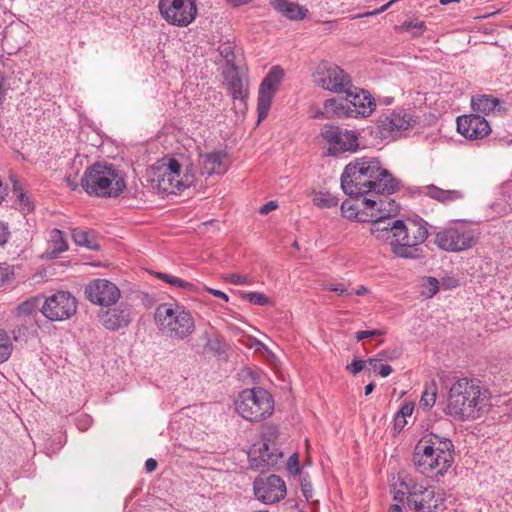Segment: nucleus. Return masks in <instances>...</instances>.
<instances>
[{
	"instance_id": "58",
	"label": "nucleus",
	"mask_w": 512,
	"mask_h": 512,
	"mask_svg": "<svg viewBox=\"0 0 512 512\" xmlns=\"http://www.w3.org/2000/svg\"><path fill=\"white\" fill-rule=\"evenodd\" d=\"M8 236H9L8 226L5 223L0 221V246H3L7 242Z\"/></svg>"
},
{
	"instance_id": "57",
	"label": "nucleus",
	"mask_w": 512,
	"mask_h": 512,
	"mask_svg": "<svg viewBox=\"0 0 512 512\" xmlns=\"http://www.w3.org/2000/svg\"><path fill=\"white\" fill-rule=\"evenodd\" d=\"M301 490L307 500L312 497V495H313L312 484L309 481H307L306 479H303V481L301 482Z\"/></svg>"
},
{
	"instance_id": "50",
	"label": "nucleus",
	"mask_w": 512,
	"mask_h": 512,
	"mask_svg": "<svg viewBox=\"0 0 512 512\" xmlns=\"http://www.w3.org/2000/svg\"><path fill=\"white\" fill-rule=\"evenodd\" d=\"M384 334L383 330L374 329V330H366V331H358L355 334V338L357 341H361L368 337H378Z\"/></svg>"
},
{
	"instance_id": "1",
	"label": "nucleus",
	"mask_w": 512,
	"mask_h": 512,
	"mask_svg": "<svg viewBox=\"0 0 512 512\" xmlns=\"http://www.w3.org/2000/svg\"><path fill=\"white\" fill-rule=\"evenodd\" d=\"M345 194L358 197L372 194H392L399 189V181L375 158H357L346 165L341 175Z\"/></svg>"
},
{
	"instance_id": "60",
	"label": "nucleus",
	"mask_w": 512,
	"mask_h": 512,
	"mask_svg": "<svg viewBox=\"0 0 512 512\" xmlns=\"http://www.w3.org/2000/svg\"><path fill=\"white\" fill-rule=\"evenodd\" d=\"M277 207H278V204H277L276 201H269L268 203H266V204H264L263 206L260 207L259 212L262 215H266L269 212L275 210Z\"/></svg>"
},
{
	"instance_id": "5",
	"label": "nucleus",
	"mask_w": 512,
	"mask_h": 512,
	"mask_svg": "<svg viewBox=\"0 0 512 512\" xmlns=\"http://www.w3.org/2000/svg\"><path fill=\"white\" fill-rule=\"evenodd\" d=\"M154 322L163 335L175 340L188 338L196 327L192 313L177 302L159 304L154 312Z\"/></svg>"
},
{
	"instance_id": "63",
	"label": "nucleus",
	"mask_w": 512,
	"mask_h": 512,
	"mask_svg": "<svg viewBox=\"0 0 512 512\" xmlns=\"http://www.w3.org/2000/svg\"><path fill=\"white\" fill-rule=\"evenodd\" d=\"M156 468H157V461L156 460H154L153 458H149L148 460H146V462H145V469L148 472H153Z\"/></svg>"
},
{
	"instance_id": "31",
	"label": "nucleus",
	"mask_w": 512,
	"mask_h": 512,
	"mask_svg": "<svg viewBox=\"0 0 512 512\" xmlns=\"http://www.w3.org/2000/svg\"><path fill=\"white\" fill-rule=\"evenodd\" d=\"M409 232L412 234L413 242L416 243L418 247L427 239L428 237V229L427 223L423 220L421 221H413L409 225H407Z\"/></svg>"
},
{
	"instance_id": "36",
	"label": "nucleus",
	"mask_w": 512,
	"mask_h": 512,
	"mask_svg": "<svg viewBox=\"0 0 512 512\" xmlns=\"http://www.w3.org/2000/svg\"><path fill=\"white\" fill-rule=\"evenodd\" d=\"M13 194L15 195L16 202L23 213L27 214L33 211V201L23 192L22 188L17 183H14L13 185Z\"/></svg>"
},
{
	"instance_id": "17",
	"label": "nucleus",
	"mask_w": 512,
	"mask_h": 512,
	"mask_svg": "<svg viewBox=\"0 0 512 512\" xmlns=\"http://www.w3.org/2000/svg\"><path fill=\"white\" fill-rule=\"evenodd\" d=\"M254 494L261 502L273 504L285 497L286 486L284 481L277 475L257 478L254 481Z\"/></svg>"
},
{
	"instance_id": "37",
	"label": "nucleus",
	"mask_w": 512,
	"mask_h": 512,
	"mask_svg": "<svg viewBox=\"0 0 512 512\" xmlns=\"http://www.w3.org/2000/svg\"><path fill=\"white\" fill-rule=\"evenodd\" d=\"M13 351V343L8 333L0 329V364L6 362Z\"/></svg>"
},
{
	"instance_id": "35",
	"label": "nucleus",
	"mask_w": 512,
	"mask_h": 512,
	"mask_svg": "<svg viewBox=\"0 0 512 512\" xmlns=\"http://www.w3.org/2000/svg\"><path fill=\"white\" fill-rule=\"evenodd\" d=\"M200 338L204 341L203 352H211L214 355H220L223 352L222 341L218 336L212 337L208 331H205Z\"/></svg>"
},
{
	"instance_id": "62",
	"label": "nucleus",
	"mask_w": 512,
	"mask_h": 512,
	"mask_svg": "<svg viewBox=\"0 0 512 512\" xmlns=\"http://www.w3.org/2000/svg\"><path fill=\"white\" fill-rule=\"evenodd\" d=\"M378 372L382 377H388L392 372V367L388 364H380Z\"/></svg>"
},
{
	"instance_id": "12",
	"label": "nucleus",
	"mask_w": 512,
	"mask_h": 512,
	"mask_svg": "<svg viewBox=\"0 0 512 512\" xmlns=\"http://www.w3.org/2000/svg\"><path fill=\"white\" fill-rule=\"evenodd\" d=\"M158 9L168 24L181 28L189 26L198 13L195 0H159Z\"/></svg>"
},
{
	"instance_id": "10",
	"label": "nucleus",
	"mask_w": 512,
	"mask_h": 512,
	"mask_svg": "<svg viewBox=\"0 0 512 512\" xmlns=\"http://www.w3.org/2000/svg\"><path fill=\"white\" fill-rule=\"evenodd\" d=\"M478 240L477 231L467 222L457 220L439 231L435 237L436 245L448 252H462L474 247Z\"/></svg>"
},
{
	"instance_id": "38",
	"label": "nucleus",
	"mask_w": 512,
	"mask_h": 512,
	"mask_svg": "<svg viewBox=\"0 0 512 512\" xmlns=\"http://www.w3.org/2000/svg\"><path fill=\"white\" fill-rule=\"evenodd\" d=\"M313 203L319 208H332L338 205V198L329 192L320 191L314 195Z\"/></svg>"
},
{
	"instance_id": "25",
	"label": "nucleus",
	"mask_w": 512,
	"mask_h": 512,
	"mask_svg": "<svg viewBox=\"0 0 512 512\" xmlns=\"http://www.w3.org/2000/svg\"><path fill=\"white\" fill-rule=\"evenodd\" d=\"M471 106L475 112L490 115L501 111L502 101L492 95L478 94L472 97Z\"/></svg>"
},
{
	"instance_id": "27",
	"label": "nucleus",
	"mask_w": 512,
	"mask_h": 512,
	"mask_svg": "<svg viewBox=\"0 0 512 512\" xmlns=\"http://www.w3.org/2000/svg\"><path fill=\"white\" fill-rule=\"evenodd\" d=\"M358 147V139L354 132L341 130L333 147H329L330 154H338L345 151H355Z\"/></svg>"
},
{
	"instance_id": "45",
	"label": "nucleus",
	"mask_w": 512,
	"mask_h": 512,
	"mask_svg": "<svg viewBox=\"0 0 512 512\" xmlns=\"http://www.w3.org/2000/svg\"><path fill=\"white\" fill-rule=\"evenodd\" d=\"M439 290V282L436 278L428 277L423 284L422 294L428 298L433 297Z\"/></svg>"
},
{
	"instance_id": "46",
	"label": "nucleus",
	"mask_w": 512,
	"mask_h": 512,
	"mask_svg": "<svg viewBox=\"0 0 512 512\" xmlns=\"http://www.w3.org/2000/svg\"><path fill=\"white\" fill-rule=\"evenodd\" d=\"M14 279L13 268L7 264H0V282L1 285L10 284Z\"/></svg>"
},
{
	"instance_id": "21",
	"label": "nucleus",
	"mask_w": 512,
	"mask_h": 512,
	"mask_svg": "<svg viewBox=\"0 0 512 512\" xmlns=\"http://www.w3.org/2000/svg\"><path fill=\"white\" fill-rule=\"evenodd\" d=\"M101 324L110 331H117L127 327L132 321L131 307L121 303L115 307L108 308L99 314Z\"/></svg>"
},
{
	"instance_id": "8",
	"label": "nucleus",
	"mask_w": 512,
	"mask_h": 512,
	"mask_svg": "<svg viewBox=\"0 0 512 512\" xmlns=\"http://www.w3.org/2000/svg\"><path fill=\"white\" fill-rule=\"evenodd\" d=\"M235 407L237 413L250 422H260L269 418L274 412L272 394L262 388L254 387L240 392Z\"/></svg>"
},
{
	"instance_id": "53",
	"label": "nucleus",
	"mask_w": 512,
	"mask_h": 512,
	"mask_svg": "<svg viewBox=\"0 0 512 512\" xmlns=\"http://www.w3.org/2000/svg\"><path fill=\"white\" fill-rule=\"evenodd\" d=\"M365 363L364 360L354 359L346 368L350 373L356 375L364 369Z\"/></svg>"
},
{
	"instance_id": "41",
	"label": "nucleus",
	"mask_w": 512,
	"mask_h": 512,
	"mask_svg": "<svg viewBox=\"0 0 512 512\" xmlns=\"http://www.w3.org/2000/svg\"><path fill=\"white\" fill-rule=\"evenodd\" d=\"M425 25L423 22H419V21H407V22H404L401 26H400V30L401 31H404V32H411L413 37H418V36H421L423 34V32L425 31Z\"/></svg>"
},
{
	"instance_id": "29",
	"label": "nucleus",
	"mask_w": 512,
	"mask_h": 512,
	"mask_svg": "<svg viewBox=\"0 0 512 512\" xmlns=\"http://www.w3.org/2000/svg\"><path fill=\"white\" fill-rule=\"evenodd\" d=\"M68 250V244L64 238L63 232L59 229H53L50 232L48 255L51 258L57 257L60 253Z\"/></svg>"
},
{
	"instance_id": "4",
	"label": "nucleus",
	"mask_w": 512,
	"mask_h": 512,
	"mask_svg": "<svg viewBox=\"0 0 512 512\" xmlns=\"http://www.w3.org/2000/svg\"><path fill=\"white\" fill-rule=\"evenodd\" d=\"M390 208L387 213L376 215L375 224L371 227V232L378 239H390L391 251L394 255L404 259H419L422 257V249L412 240V234L407 225L402 220L387 222L386 220L399 211L397 203H389Z\"/></svg>"
},
{
	"instance_id": "6",
	"label": "nucleus",
	"mask_w": 512,
	"mask_h": 512,
	"mask_svg": "<svg viewBox=\"0 0 512 512\" xmlns=\"http://www.w3.org/2000/svg\"><path fill=\"white\" fill-rule=\"evenodd\" d=\"M401 489L394 494V500L406 504L413 512H443L444 497L435 493L410 476H405L400 481Z\"/></svg>"
},
{
	"instance_id": "34",
	"label": "nucleus",
	"mask_w": 512,
	"mask_h": 512,
	"mask_svg": "<svg viewBox=\"0 0 512 512\" xmlns=\"http://www.w3.org/2000/svg\"><path fill=\"white\" fill-rule=\"evenodd\" d=\"M72 238L76 245L86 247L90 250L97 249V243L91 233L82 229H74Z\"/></svg>"
},
{
	"instance_id": "22",
	"label": "nucleus",
	"mask_w": 512,
	"mask_h": 512,
	"mask_svg": "<svg viewBox=\"0 0 512 512\" xmlns=\"http://www.w3.org/2000/svg\"><path fill=\"white\" fill-rule=\"evenodd\" d=\"M199 166L202 175H222L229 167L227 154L223 151H214L200 155Z\"/></svg>"
},
{
	"instance_id": "13",
	"label": "nucleus",
	"mask_w": 512,
	"mask_h": 512,
	"mask_svg": "<svg viewBox=\"0 0 512 512\" xmlns=\"http://www.w3.org/2000/svg\"><path fill=\"white\" fill-rule=\"evenodd\" d=\"M77 310V300L69 292L58 291L48 296L41 305V313L50 321H64Z\"/></svg>"
},
{
	"instance_id": "16",
	"label": "nucleus",
	"mask_w": 512,
	"mask_h": 512,
	"mask_svg": "<svg viewBox=\"0 0 512 512\" xmlns=\"http://www.w3.org/2000/svg\"><path fill=\"white\" fill-rule=\"evenodd\" d=\"M84 293L87 300L101 307L113 306L121 298V291L118 286L103 278L91 280L85 286Z\"/></svg>"
},
{
	"instance_id": "11",
	"label": "nucleus",
	"mask_w": 512,
	"mask_h": 512,
	"mask_svg": "<svg viewBox=\"0 0 512 512\" xmlns=\"http://www.w3.org/2000/svg\"><path fill=\"white\" fill-rule=\"evenodd\" d=\"M313 82L320 88L341 94L352 87V80L338 65L321 61L312 74Z\"/></svg>"
},
{
	"instance_id": "28",
	"label": "nucleus",
	"mask_w": 512,
	"mask_h": 512,
	"mask_svg": "<svg viewBox=\"0 0 512 512\" xmlns=\"http://www.w3.org/2000/svg\"><path fill=\"white\" fill-rule=\"evenodd\" d=\"M324 113L327 116H336L339 118H351L350 110L345 99L331 98L324 102Z\"/></svg>"
},
{
	"instance_id": "56",
	"label": "nucleus",
	"mask_w": 512,
	"mask_h": 512,
	"mask_svg": "<svg viewBox=\"0 0 512 512\" xmlns=\"http://www.w3.org/2000/svg\"><path fill=\"white\" fill-rule=\"evenodd\" d=\"M397 0H391L389 1L388 3L384 4L383 6H381L380 8L378 9H375L373 11H370V12H366L364 14H361V15H358L357 17H364V16H374V15H378L384 11H386L393 3H395Z\"/></svg>"
},
{
	"instance_id": "18",
	"label": "nucleus",
	"mask_w": 512,
	"mask_h": 512,
	"mask_svg": "<svg viewBox=\"0 0 512 512\" xmlns=\"http://www.w3.org/2000/svg\"><path fill=\"white\" fill-rule=\"evenodd\" d=\"M456 123L457 131L469 140H481L491 132L488 121L478 114L458 116Z\"/></svg>"
},
{
	"instance_id": "55",
	"label": "nucleus",
	"mask_w": 512,
	"mask_h": 512,
	"mask_svg": "<svg viewBox=\"0 0 512 512\" xmlns=\"http://www.w3.org/2000/svg\"><path fill=\"white\" fill-rule=\"evenodd\" d=\"M414 410V403L413 402H405L402 404L399 411L396 413L400 417H410Z\"/></svg>"
},
{
	"instance_id": "15",
	"label": "nucleus",
	"mask_w": 512,
	"mask_h": 512,
	"mask_svg": "<svg viewBox=\"0 0 512 512\" xmlns=\"http://www.w3.org/2000/svg\"><path fill=\"white\" fill-rule=\"evenodd\" d=\"M416 120L405 109H395L378 121V133L384 140L396 139L412 128Z\"/></svg>"
},
{
	"instance_id": "23",
	"label": "nucleus",
	"mask_w": 512,
	"mask_h": 512,
	"mask_svg": "<svg viewBox=\"0 0 512 512\" xmlns=\"http://www.w3.org/2000/svg\"><path fill=\"white\" fill-rule=\"evenodd\" d=\"M225 85L234 100H245L248 95L247 83L239 74L236 66L226 67L223 72Z\"/></svg>"
},
{
	"instance_id": "61",
	"label": "nucleus",
	"mask_w": 512,
	"mask_h": 512,
	"mask_svg": "<svg viewBox=\"0 0 512 512\" xmlns=\"http://www.w3.org/2000/svg\"><path fill=\"white\" fill-rule=\"evenodd\" d=\"M206 291L208 293H210L211 295L224 300L225 302L229 301L228 295L226 293H224L223 291L213 289V288H208V287H206Z\"/></svg>"
},
{
	"instance_id": "26",
	"label": "nucleus",
	"mask_w": 512,
	"mask_h": 512,
	"mask_svg": "<svg viewBox=\"0 0 512 512\" xmlns=\"http://www.w3.org/2000/svg\"><path fill=\"white\" fill-rule=\"evenodd\" d=\"M270 5L290 20H301L307 13L303 7L287 0H270Z\"/></svg>"
},
{
	"instance_id": "43",
	"label": "nucleus",
	"mask_w": 512,
	"mask_h": 512,
	"mask_svg": "<svg viewBox=\"0 0 512 512\" xmlns=\"http://www.w3.org/2000/svg\"><path fill=\"white\" fill-rule=\"evenodd\" d=\"M242 298L249 301L251 304L265 306L270 303V299L263 293L249 292L243 293Z\"/></svg>"
},
{
	"instance_id": "3",
	"label": "nucleus",
	"mask_w": 512,
	"mask_h": 512,
	"mask_svg": "<svg viewBox=\"0 0 512 512\" xmlns=\"http://www.w3.org/2000/svg\"><path fill=\"white\" fill-rule=\"evenodd\" d=\"M454 462V445L447 438L435 433L423 436L415 445L412 463L420 474L439 480Z\"/></svg>"
},
{
	"instance_id": "20",
	"label": "nucleus",
	"mask_w": 512,
	"mask_h": 512,
	"mask_svg": "<svg viewBox=\"0 0 512 512\" xmlns=\"http://www.w3.org/2000/svg\"><path fill=\"white\" fill-rule=\"evenodd\" d=\"M282 457L283 452L277 446H271L269 443H260L258 447L254 445L249 453L251 468L261 471L264 468L275 467Z\"/></svg>"
},
{
	"instance_id": "54",
	"label": "nucleus",
	"mask_w": 512,
	"mask_h": 512,
	"mask_svg": "<svg viewBox=\"0 0 512 512\" xmlns=\"http://www.w3.org/2000/svg\"><path fill=\"white\" fill-rule=\"evenodd\" d=\"M287 468L290 473L292 474H298L300 471L298 456L296 454H293L289 457L287 462Z\"/></svg>"
},
{
	"instance_id": "33",
	"label": "nucleus",
	"mask_w": 512,
	"mask_h": 512,
	"mask_svg": "<svg viewBox=\"0 0 512 512\" xmlns=\"http://www.w3.org/2000/svg\"><path fill=\"white\" fill-rule=\"evenodd\" d=\"M391 202L396 203L394 200H390L387 202L383 201V200H379V202H378L377 200L370 199V198L363 199L364 208L373 210L370 214V216L372 218V222H373L372 226L375 224L377 214L388 212V210L390 208L389 203H391Z\"/></svg>"
},
{
	"instance_id": "9",
	"label": "nucleus",
	"mask_w": 512,
	"mask_h": 512,
	"mask_svg": "<svg viewBox=\"0 0 512 512\" xmlns=\"http://www.w3.org/2000/svg\"><path fill=\"white\" fill-rule=\"evenodd\" d=\"M194 175L186 168L183 173L181 164L174 158L163 161L153 169L151 182L153 187L165 194H176L194 183Z\"/></svg>"
},
{
	"instance_id": "19",
	"label": "nucleus",
	"mask_w": 512,
	"mask_h": 512,
	"mask_svg": "<svg viewBox=\"0 0 512 512\" xmlns=\"http://www.w3.org/2000/svg\"><path fill=\"white\" fill-rule=\"evenodd\" d=\"M346 94V101L350 110L351 118L367 117L375 109L374 99L368 91L358 89L352 85Z\"/></svg>"
},
{
	"instance_id": "42",
	"label": "nucleus",
	"mask_w": 512,
	"mask_h": 512,
	"mask_svg": "<svg viewBox=\"0 0 512 512\" xmlns=\"http://www.w3.org/2000/svg\"><path fill=\"white\" fill-rule=\"evenodd\" d=\"M279 435L278 427L275 425H267L262 431V442L269 443L271 446H276L275 440Z\"/></svg>"
},
{
	"instance_id": "24",
	"label": "nucleus",
	"mask_w": 512,
	"mask_h": 512,
	"mask_svg": "<svg viewBox=\"0 0 512 512\" xmlns=\"http://www.w3.org/2000/svg\"><path fill=\"white\" fill-rule=\"evenodd\" d=\"M422 193L443 205H450L454 202L461 201L465 197V193L460 189L445 190L433 184L424 186Z\"/></svg>"
},
{
	"instance_id": "59",
	"label": "nucleus",
	"mask_w": 512,
	"mask_h": 512,
	"mask_svg": "<svg viewBox=\"0 0 512 512\" xmlns=\"http://www.w3.org/2000/svg\"><path fill=\"white\" fill-rule=\"evenodd\" d=\"M407 424V421H406V418L404 417H400L399 415H395L394 417V430L396 432H400L402 431V429L406 426Z\"/></svg>"
},
{
	"instance_id": "49",
	"label": "nucleus",
	"mask_w": 512,
	"mask_h": 512,
	"mask_svg": "<svg viewBox=\"0 0 512 512\" xmlns=\"http://www.w3.org/2000/svg\"><path fill=\"white\" fill-rule=\"evenodd\" d=\"M341 212L344 217L349 219H354L357 217V213L355 212V208L351 201H344L341 205Z\"/></svg>"
},
{
	"instance_id": "30",
	"label": "nucleus",
	"mask_w": 512,
	"mask_h": 512,
	"mask_svg": "<svg viewBox=\"0 0 512 512\" xmlns=\"http://www.w3.org/2000/svg\"><path fill=\"white\" fill-rule=\"evenodd\" d=\"M42 299L40 297H31L17 307V317H30L41 311Z\"/></svg>"
},
{
	"instance_id": "14",
	"label": "nucleus",
	"mask_w": 512,
	"mask_h": 512,
	"mask_svg": "<svg viewBox=\"0 0 512 512\" xmlns=\"http://www.w3.org/2000/svg\"><path fill=\"white\" fill-rule=\"evenodd\" d=\"M284 70L280 66L270 68L266 76L263 78L259 89L257 99L258 123L263 121L271 108L273 98L283 80Z\"/></svg>"
},
{
	"instance_id": "47",
	"label": "nucleus",
	"mask_w": 512,
	"mask_h": 512,
	"mask_svg": "<svg viewBox=\"0 0 512 512\" xmlns=\"http://www.w3.org/2000/svg\"><path fill=\"white\" fill-rule=\"evenodd\" d=\"M325 289L328 291L336 292L341 296H350L351 291L343 283H329L325 285Z\"/></svg>"
},
{
	"instance_id": "39",
	"label": "nucleus",
	"mask_w": 512,
	"mask_h": 512,
	"mask_svg": "<svg viewBox=\"0 0 512 512\" xmlns=\"http://www.w3.org/2000/svg\"><path fill=\"white\" fill-rule=\"evenodd\" d=\"M234 49V45L230 42L222 43L218 47V51L222 58L226 61L227 67L236 66Z\"/></svg>"
},
{
	"instance_id": "48",
	"label": "nucleus",
	"mask_w": 512,
	"mask_h": 512,
	"mask_svg": "<svg viewBox=\"0 0 512 512\" xmlns=\"http://www.w3.org/2000/svg\"><path fill=\"white\" fill-rule=\"evenodd\" d=\"M13 339L17 341H26L28 337V328L21 322V324L12 330Z\"/></svg>"
},
{
	"instance_id": "52",
	"label": "nucleus",
	"mask_w": 512,
	"mask_h": 512,
	"mask_svg": "<svg viewBox=\"0 0 512 512\" xmlns=\"http://www.w3.org/2000/svg\"><path fill=\"white\" fill-rule=\"evenodd\" d=\"M92 424V418L89 415H80L76 419V426L80 431H86Z\"/></svg>"
},
{
	"instance_id": "2",
	"label": "nucleus",
	"mask_w": 512,
	"mask_h": 512,
	"mask_svg": "<svg viewBox=\"0 0 512 512\" xmlns=\"http://www.w3.org/2000/svg\"><path fill=\"white\" fill-rule=\"evenodd\" d=\"M444 413L458 421L476 420L487 406V390L475 378H458L449 387Z\"/></svg>"
},
{
	"instance_id": "44",
	"label": "nucleus",
	"mask_w": 512,
	"mask_h": 512,
	"mask_svg": "<svg viewBox=\"0 0 512 512\" xmlns=\"http://www.w3.org/2000/svg\"><path fill=\"white\" fill-rule=\"evenodd\" d=\"M342 129L332 125H325L321 131L323 138L333 147Z\"/></svg>"
},
{
	"instance_id": "32",
	"label": "nucleus",
	"mask_w": 512,
	"mask_h": 512,
	"mask_svg": "<svg viewBox=\"0 0 512 512\" xmlns=\"http://www.w3.org/2000/svg\"><path fill=\"white\" fill-rule=\"evenodd\" d=\"M437 399V385L434 381H431L425 385V389L422 392L419 405L424 410L431 409Z\"/></svg>"
},
{
	"instance_id": "64",
	"label": "nucleus",
	"mask_w": 512,
	"mask_h": 512,
	"mask_svg": "<svg viewBox=\"0 0 512 512\" xmlns=\"http://www.w3.org/2000/svg\"><path fill=\"white\" fill-rule=\"evenodd\" d=\"M8 193V187L4 182L0 179V204L5 199Z\"/></svg>"
},
{
	"instance_id": "40",
	"label": "nucleus",
	"mask_w": 512,
	"mask_h": 512,
	"mask_svg": "<svg viewBox=\"0 0 512 512\" xmlns=\"http://www.w3.org/2000/svg\"><path fill=\"white\" fill-rule=\"evenodd\" d=\"M157 277L159 279L165 281L166 283L174 286V287H178V288H182V289H187V290H190L193 287L192 283L184 281V280H182V279H180L178 277H175L173 275H170V274L158 273Z\"/></svg>"
},
{
	"instance_id": "51",
	"label": "nucleus",
	"mask_w": 512,
	"mask_h": 512,
	"mask_svg": "<svg viewBox=\"0 0 512 512\" xmlns=\"http://www.w3.org/2000/svg\"><path fill=\"white\" fill-rule=\"evenodd\" d=\"M226 281L235 285L250 284V281L246 276L237 273L229 274L226 277Z\"/></svg>"
},
{
	"instance_id": "7",
	"label": "nucleus",
	"mask_w": 512,
	"mask_h": 512,
	"mask_svg": "<svg viewBox=\"0 0 512 512\" xmlns=\"http://www.w3.org/2000/svg\"><path fill=\"white\" fill-rule=\"evenodd\" d=\"M83 189L97 197H117L126 187L123 176L113 165L96 163L81 179Z\"/></svg>"
}]
</instances>
